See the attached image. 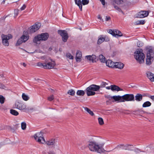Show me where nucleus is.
Instances as JSON below:
<instances>
[{"mask_svg":"<svg viewBox=\"0 0 154 154\" xmlns=\"http://www.w3.org/2000/svg\"><path fill=\"white\" fill-rule=\"evenodd\" d=\"M105 144L104 142L98 143L95 141L89 140L88 145L89 150L92 152L101 153L104 150L103 147Z\"/></svg>","mask_w":154,"mask_h":154,"instance_id":"f257e3e1","label":"nucleus"},{"mask_svg":"<svg viewBox=\"0 0 154 154\" xmlns=\"http://www.w3.org/2000/svg\"><path fill=\"white\" fill-rule=\"evenodd\" d=\"M134 57L137 61L140 63H144L145 56L141 49H137L134 52Z\"/></svg>","mask_w":154,"mask_h":154,"instance_id":"f03ea898","label":"nucleus"},{"mask_svg":"<svg viewBox=\"0 0 154 154\" xmlns=\"http://www.w3.org/2000/svg\"><path fill=\"white\" fill-rule=\"evenodd\" d=\"M100 89V86L95 85H92L87 88L86 94L88 96L94 95L95 94V91H97Z\"/></svg>","mask_w":154,"mask_h":154,"instance_id":"7ed1b4c3","label":"nucleus"},{"mask_svg":"<svg viewBox=\"0 0 154 154\" xmlns=\"http://www.w3.org/2000/svg\"><path fill=\"white\" fill-rule=\"evenodd\" d=\"M48 37L49 35L48 33H42L35 36L33 40V42L37 43L39 41L46 40Z\"/></svg>","mask_w":154,"mask_h":154,"instance_id":"20e7f679","label":"nucleus"},{"mask_svg":"<svg viewBox=\"0 0 154 154\" xmlns=\"http://www.w3.org/2000/svg\"><path fill=\"white\" fill-rule=\"evenodd\" d=\"M29 38V36L27 32H24L23 35L18 40L16 43L17 45H19L27 41Z\"/></svg>","mask_w":154,"mask_h":154,"instance_id":"39448f33","label":"nucleus"},{"mask_svg":"<svg viewBox=\"0 0 154 154\" xmlns=\"http://www.w3.org/2000/svg\"><path fill=\"white\" fill-rule=\"evenodd\" d=\"M33 137L35 140L40 143L44 144L45 143L43 133L42 132L36 133L34 135Z\"/></svg>","mask_w":154,"mask_h":154,"instance_id":"423d86ee","label":"nucleus"},{"mask_svg":"<svg viewBox=\"0 0 154 154\" xmlns=\"http://www.w3.org/2000/svg\"><path fill=\"white\" fill-rule=\"evenodd\" d=\"M154 56V53L151 49H149L146 54V64L149 65L151 64L152 58Z\"/></svg>","mask_w":154,"mask_h":154,"instance_id":"0eeeda50","label":"nucleus"},{"mask_svg":"<svg viewBox=\"0 0 154 154\" xmlns=\"http://www.w3.org/2000/svg\"><path fill=\"white\" fill-rule=\"evenodd\" d=\"M45 69H52L54 68L56 65L55 62L51 59H46L45 60Z\"/></svg>","mask_w":154,"mask_h":154,"instance_id":"6e6552de","label":"nucleus"},{"mask_svg":"<svg viewBox=\"0 0 154 154\" xmlns=\"http://www.w3.org/2000/svg\"><path fill=\"white\" fill-rule=\"evenodd\" d=\"M12 38V36L10 34L8 35H5L4 34L2 35V38L3 44L5 46H8L9 43L8 40Z\"/></svg>","mask_w":154,"mask_h":154,"instance_id":"1a4fd4ad","label":"nucleus"},{"mask_svg":"<svg viewBox=\"0 0 154 154\" xmlns=\"http://www.w3.org/2000/svg\"><path fill=\"white\" fill-rule=\"evenodd\" d=\"M58 33L62 36L63 41L64 42H66L69 37L67 32L65 30H59Z\"/></svg>","mask_w":154,"mask_h":154,"instance_id":"9d476101","label":"nucleus"},{"mask_svg":"<svg viewBox=\"0 0 154 154\" xmlns=\"http://www.w3.org/2000/svg\"><path fill=\"white\" fill-rule=\"evenodd\" d=\"M108 33L111 34L112 35L116 38L120 37L122 36V34L119 30H109Z\"/></svg>","mask_w":154,"mask_h":154,"instance_id":"9b49d317","label":"nucleus"},{"mask_svg":"<svg viewBox=\"0 0 154 154\" xmlns=\"http://www.w3.org/2000/svg\"><path fill=\"white\" fill-rule=\"evenodd\" d=\"M122 102L134 101V97L132 94H126L122 96Z\"/></svg>","mask_w":154,"mask_h":154,"instance_id":"f8f14e48","label":"nucleus"},{"mask_svg":"<svg viewBox=\"0 0 154 154\" xmlns=\"http://www.w3.org/2000/svg\"><path fill=\"white\" fill-rule=\"evenodd\" d=\"M41 25L40 23H38L31 26L29 29L30 32L32 33L35 32L40 28Z\"/></svg>","mask_w":154,"mask_h":154,"instance_id":"ddd939ff","label":"nucleus"},{"mask_svg":"<svg viewBox=\"0 0 154 154\" xmlns=\"http://www.w3.org/2000/svg\"><path fill=\"white\" fill-rule=\"evenodd\" d=\"M15 106L17 108L21 110L27 111L29 109L28 107H27L25 104L19 102H16Z\"/></svg>","mask_w":154,"mask_h":154,"instance_id":"4468645a","label":"nucleus"},{"mask_svg":"<svg viewBox=\"0 0 154 154\" xmlns=\"http://www.w3.org/2000/svg\"><path fill=\"white\" fill-rule=\"evenodd\" d=\"M109 41V38L106 35H100L98 37L97 44L100 45L104 41L107 42Z\"/></svg>","mask_w":154,"mask_h":154,"instance_id":"2eb2a0df","label":"nucleus"},{"mask_svg":"<svg viewBox=\"0 0 154 154\" xmlns=\"http://www.w3.org/2000/svg\"><path fill=\"white\" fill-rule=\"evenodd\" d=\"M149 12L146 11H141L138 13L137 17L140 18L146 17L148 15Z\"/></svg>","mask_w":154,"mask_h":154,"instance_id":"dca6fc26","label":"nucleus"},{"mask_svg":"<svg viewBox=\"0 0 154 154\" xmlns=\"http://www.w3.org/2000/svg\"><path fill=\"white\" fill-rule=\"evenodd\" d=\"M85 58L87 61H89L92 63H94L96 62V57L95 55H87L85 57Z\"/></svg>","mask_w":154,"mask_h":154,"instance_id":"f3484780","label":"nucleus"},{"mask_svg":"<svg viewBox=\"0 0 154 154\" xmlns=\"http://www.w3.org/2000/svg\"><path fill=\"white\" fill-rule=\"evenodd\" d=\"M113 102L116 101L118 102H122V97L118 96H113Z\"/></svg>","mask_w":154,"mask_h":154,"instance_id":"a211bd4d","label":"nucleus"},{"mask_svg":"<svg viewBox=\"0 0 154 154\" xmlns=\"http://www.w3.org/2000/svg\"><path fill=\"white\" fill-rule=\"evenodd\" d=\"M82 57L81 52L79 51H78L76 53L75 57L76 61L78 62H81L82 60Z\"/></svg>","mask_w":154,"mask_h":154,"instance_id":"6ab92c4d","label":"nucleus"},{"mask_svg":"<svg viewBox=\"0 0 154 154\" xmlns=\"http://www.w3.org/2000/svg\"><path fill=\"white\" fill-rule=\"evenodd\" d=\"M105 63L107 66L109 67L114 68L115 62H113L111 60H106Z\"/></svg>","mask_w":154,"mask_h":154,"instance_id":"aec40b11","label":"nucleus"},{"mask_svg":"<svg viewBox=\"0 0 154 154\" xmlns=\"http://www.w3.org/2000/svg\"><path fill=\"white\" fill-rule=\"evenodd\" d=\"M147 76L149 80L151 82H154V74L150 72L146 73Z\"/></svg>","mask_w":154,"mask_h":154,"instance_id":"412c9836","label":"nucleus"},{"mask_svg":"<svg viewBox=\"0 0 154 154\" xmlns=\"http://www.w3.org/2000/svg\"><path fill=\"white\" fill-rule=\"evenodd\" d=\"M114 68L119 69H122L124 66V65L121 62H115Z\"/></svg>","mask_w":154,"mask_h":154,"instance_id":"4be33fe9","label":"nucleus"},{"mask_svg":"<svg viewBox=\"0 0 154 154\" xmlns=\"http://www.w3.org/2000/svg\"><path fill=\"white\" fill-rule=\"evenodd\" d=\"M124 148H123V149L128 150H133V149L134 148V146L132 145H130L128 144H126L124 146Z\"/></svg>","mask_w":154,"mask_h":154,"instance_id":"5701e85b","label":"nucleus"},{"mask_svg":"<svg viewBox=\"0 0 154 154\" xmlns=\"http://www.w3.org/2000/svg\"><path fill=\"white\" fill-rule=\"evenodd\" d=\"M99 59L102 63H105L106 59L105 57L102 54H100L99 56Z\"/></svg>","mask_w":154,"mask_h":154,"instance_id":"b1692460","label":"nucleus"},{"mask_svg":"<svg viewBox=\"0 0 154 154\" xmlns=\"http://www.w3.org/2000/svg\"><path fill=\"white\" fill-rule=\"evenodd\" d=\"M75 3L79 7L81 11L82 10V5L81 0H74Z\"/></svg>","mask_w":154,"mask_h":154,"instance_id":"393cba45","label":"nucleus"},{"mask_svg":"<svg viewBox=\"0 0 154 154\" xmlns=\"http://www.w3.org/2000/svg\"><path fill=\"white\" fill-rule=\"evenodd\" d=\"M144 152H151L152 151V148L151 145H149L145 147Z\"/></svg>","mask_w":154,"mask_h":154,"instance_id":"a878e982","label":"nucleus"},{"mask_svg":"<svg viewBox=\"0 0 154 154\" xmlns=\"http://www.w3.org/2000/svg\"><path fill=\"white\" fill-rule=\"evenodd\" d=\"M112 91H122V89H121L119 87L116 86L115 85H112Z\"/></svg>","mask_w":154,"mask_h":154,"instance_id":"bb28decb","label":"nucleus"},{"mask_svg":"<svg viewBox=\"0 0 154 154\" xmlns=\"http://www.w3.org/2000/svg\"><path fill=\"white\" fill-rule=\"evenodd\" d=\"M55 142V139H53L47 141L45 143H46L48 145H53Z\"/></svg>","mask_w":154,"mask_h":154,"instance_id":"cd10ccee","label":"nucleus"},{"mask_svg":"<svg viewBox=\"0 0 154 154\" xmlns=\"http://www.w3.org/2000/svg\"><path fill=\"white\" fill-rule=\"evenodd\" d=\"M136 100L138 101H141L142 99V96L141 94H137L135 96Z\"/></svg>","mask_w":154,"mask_h":154,"instance_id":"c85d7f7f","label":"nucleus"},{"mask_svg":"<svg viewBox=\"0 0 154 154\" xmlns=\"http://www.w3.org/2000/svg\"><path fill=\"white\" fill-rule=\"evenodd\" d=\"M145 23V21L144 20H137L135 22V24L136 25H140V24H144Z\"/></svg>","mask_w":154,"mask_h":154,"instance_id":"c756f323","label":"nucleus"},{"mask_svg":"<svg viewBox=\"0 0 154 154\" xmlns=\"http://www.w3.org/2000/svg\"><path fill=\"white\" fill-rule=\"evenodd\" d=\"M85 94V91L82 90H78L76 92L77 95L79 96H83Z\"/></svg>","mask_w":154,"mask_h":154,"instance_id":"7c9ffc66","label":"nucleus"},{"mask_svg":"<svg viewBox=\"0 0 154 154\" xmlns=\"http://www.w3.org/2000/svg\"><path fill=\"white\" fill-rule=\"evenodd\" d=\"M85 110L88 112L91 116H93L94 115V113L90 109L88 108L85 107L84 108Z\"/></svg>","mask_w":154,"mask_h":154,"instance_id":"2f4dec72","label":"nucleus"},{"mask_svg":"<svg viewBox=\"0 0 154 154\" xmlns=\"http://www.w3.org/2000/svg\"><path fill=\"white\" fill-rule=\"evenodd\" d=\"M10 113L12 115L15 116H17L19 114L18 112L14 109H11L10 110Z\"/></svg>","mask_w":154,"mask_h":154,"instance_id":"473e14b6","label":"nucleus"},{"mask_svg":"<svg viewBox=\"0 0 154 154\" xmlns=\"http://www.w3.org/2000/svg\"><path fill=\"white\" fill-rule=\"evenodd\" d=\"M22 97L23 99L25 101L28 100L29 98V97L28 95L25 94L24 93H23L22 94Z\"/></svg>","mask_w":154,"mask_h":154,"instance_id":"72a5a7b5","label":"nucleus"},{"mask_svg":"<svg viewBox=\"0 0 154 154\" xmlns=\"http://www.w3.org/2000/svg\"><path fill=\"white\" fill-rule=\"evenodd\" d=\"M66 58L68 59L73 60L74 59V57L70 54L68 53L66 54Z\"/></svg>","mask_w":154,"mask_h":154,"instance_id":"f704fd0d","label":"nucleus"},{"mask_svg":"<svg viewBox=\"0 0 154 154\" xmlns=\"http://www.w3.org/2000/svg\"><path fill=\"white\" fill-rule=\"evenodd\" d=\"M151 103L149 101H146L144 103L143 105V107H148L151 106Z\"/></svg>","mask_w":154,"mask_h":154,"instance_id":"c9c22d12","label":"nucleus"},{"mask_svg":"<svg viewBox=\"0 0 154 154\" xmlns=\"http://www.w3.org/2000/svg\"><path fill=\"white\" fill-rule=\"evenodd\" d=\"M98 120L99 124L100 125H102L104 124V121L103 119L101 117H99L98 118Z\"/></svg>","mask_w":154,"mask_h":154,"instance_id":"e433bc0d","label":"nucleus"},{"mask_svg":"<svg viewBox=\"0 0 154 154\" xmlns=\"http://www.w3.org/2000/svg\"><path fill=\"white\" fill-rule=\"evenodd\" d=\"M37 65L39 67L43 68L45 69V62L44 63H42L41 62H38L37 63Z\"/></svg>","mask_w":154,"mask_h":154,"instance_id":"4c0bfd02","label":"nucleus"},{"mask_svg":"<svg viewBox=\"0 0 154 154\" xmlns=\"http://www.w3.org/2000/svg\"><path fill=\"white\" fill-rule=\"evenodd\" d=\"M67 93L70 95L74 96L75 94V91L73 89H70L68 91Z\"/></svg>","mask_w":154,"mask_h":154,"instance_id":"58836bf2","label":"nucleus"},{"mask_svg":"<svg viewBox=\"0 0 154 154\" xmlns=\"http://www.w3.org/2000/svg\"><path fill=\"white\" fill-rule=\"evenodd\" d=\"M5 100V97L2 95H0V103L1 104H3Z\"/></svg>","mask_w":154,"mask_h":154,"instance_id":"ea45409f","label":"nucleus"},{"mask_svg":"<svg viewBox=\"0 0 154 154\" xmlns=\"http://www.w3.org/2000/svg\"><path fill=\"white\" fill-rule=\"evenodd\" d=\"M21 127L22 129L23 130H25L26 128V124L25 122H22L21 123Z\"/></svg>","mask_w":154,"mask_h":154,"instance_id":"a19ab883","label":"nucleus"},{"mask_svg":"<svg viewBox=\"0 0 154 154\" xmlns=\"http://www.w3.org/2000/svg\"><path fill=\"white\" fill-rule=\"evenodd\" d=\"M108 85V84L106 82H101L100 86V87L103 88L105 87L106 85Z\"/></svg>","mask_w":154,"mask_h":154,"instance_id":"79ce46f5","label":"nucleus"},{"mask_svg":"<svg viewBox=\"0 0 154 154\" xmlns=\"http://www.w3.org/2000/svg\"><path fill=\"white\" fill-rule=\"evenodd\" d=\"M125 146V145H124L123 144H120L118 145L115 148L117 149L121 148L122 149H123V148H124V146Z\"/></svg>","mask_w":154,"mask_h":154,"instance_id":"37998d69","label":"nucleus"},{"mask_svg":"<svg viewBox=\"0 0 154 154\" xmlns=\"http://www.w3.org/2000/svg\"><path fill=\"white\" fill-rule=\"evenodd\" d=\"M89 2V0H82V3L83 5H87Z\"/></svg>","mask_w":154,"mask_h":154,"instance_id":"c03bdc74","label":"nucleus"},{"mask_svg":"<svg viewBox=\"0 0 154 154\" xmlns=\"http://www.w3.org/2000/svg\"><path fill=\"white\" fill-rule=\"evenodd\" d=\"M113 1L116 4L118 5H120L122 2V1L121 0H113Z\"/></svg>","mask_w":154,"mask_h":154,"instance_id":"a18cd8bd","label":"nucleus"},{"mask_svg":"<svg viewBox=\"0 0 154 154\" xmlns=\"http://www.w3.org/2000/svg\"><path fill=\"white\" fill-rule=\"evenodd\" d=\"M0 88L4 89H7V88L6 86L1 83H0Z\"/></svg>","mask_w":154,"mask_h":154,"instance_id":"49530a36","label":"nucleus"},{"mask_svg":"<svg viewBox=\"0 0 154 154\" xmlns=\"http://www.w3.org/2000/svg\"><path fill=\"white\" fill-rule=\"evenodd\" d=\"M133 149V151H134L136 153H139L140 152H141L140 149L134 147Z\"/></svg>","mask_w":154,"mask_h":154,"instance_id":"de8ad7c7","label":"nucleus"},{"mask_svg":"<svg viewBox=\"0 0 154 154\" xmlns=\"http://www.w3.org/2000/svg\"><path fill=\"white\" fill-rule=\"evenodd\" d=\"M54 97L53 95H51L48 97V100L49 101H51L54 99Z\"/></svg>","mask_w":154,"mask_h":154,"instance_id":"09e8293b","label":"nucleus"},{"mask_svg":"<svg viewBox=\"0 0 154 154\" xmlns=\"http://www.w3.org/2000/svg\"><path fill=\"white\" fill-rule=\"evenodd\" d=\"M143 43L140 41H138L137 42V45L138 47H141L143 45Z\"/></svg>","mask_w":154,"mask_h":154,"instance_id":"8fccbe9b","label":"nucleus"},{"mask_svg":"<svg viewBox=\"0 0 154 154\" xmlns=\"http://www.w3.org/2000/svg\"><path fill=\"white\" fill-rule=\"evenodd\" d=\"M14 14L15 17H17L18 14V9H15L14 11Z\"/></svg>","mask_w":154,"mask_h":154,"instance_id":"3c124183","label":"nucleus"},{"mask_svg":"<svg viewBox=\"0 0 154 154\" xmlns=\"http://www.w3.org/2000/svg\"><path fill=\"white\" fill-rule=\"evenodd\" d=\"M107 99L110 100H113V96H109L106 97Z\"/></svg>","mask_w":154,"mask_h":154,"instance_id":"603ef678","label":"nucleus"},{"mask_svg":"<svg viewBox=\"0 0 154 154\" xmlns=\"http://www.w3.org/2000/svg\"><path fill=\"white\" fill-rule=\"evenodd\" d=\"M26 8V6L25 5H23L22 7L21 8L20 10L21 11H23Z\"/></svg>","mask_w":154,"mask_h":154,"instance_id":"864d4df0","label":"nucleus"},{"mask_svg":"<svg viewBox=\"0 0 154 154\" xmlns=\"http://www.w3.org/2000/svg\"><path fill=\"white\" fill-rule=\"evenodd\" d=\"M110 20V17H109L106 16L105 20L106 21H108Z\"/></svg>","mask_w":154,"mask_h":154,"instance_id":"5fc2aeb1","label":"nucleus"},{"mask_svg":"<svg viewBox=\"0 0 154 154\" xmlns=\"http://www.w3.org/2000/svg\"><path fill=\"white\" fill-rule=\"evenodd\" d=\"M100 2H101L102 4L104 5H105V0H100Z\"/></svg>","mask_w":154,"mask_h":154,"instance_id":"6e6d98bb","label":"nucleus"},{"mask_svg":"<svg viewBox=\"0 0 154 154\" xmlns=\"http://www.w3.org/2000/svg\"><path fill=\"white\" fill-rule=\"evenodd\" d=\"M115 8L117 9V10H118L119 11H121V10L117 6H115Z\"/></svg>","mask_w":154,"mask_h":154,"instance_id":"4d7b16f0","label":"nucleus"},{"mask_svg":"<svg viewBox=\"0 0 154 154\" xmlns=\"http://www.w3.org/2000/svg\"><path fill=\"white\" fill-rule=\"evenodd\" d=\"M112 85H111L110 86H108V87H106V89H111L112 90Z\"/></svg>","mask_w":154,"mask_h":154,"instance_id":"13d9d810","label":"nucleus"},{"mask_svg":"<svg viewBox=\"0 0 154 154\" xmlns=\"http://www.w3.org/2000/svg\"><path fill=\"white\" fill-rule=\"evenodd\" d=\"M21 65H23L24 67H25L26 66V64L24 63H20Z\"/></svg>","mask_w":154,"mask_h":154,"instance_id":"bf43d9fd","label":"nucleus"},{"mask_svg":"<svg viewBox=\"0 0 154 154\" xmlns=\"http://www.w3.org/2000/svg\"><path fill=\"white\" fill-rule=\"evenodd\" d=\"M48 154H55V153L53 151H51L48 152Z\"/></svg>","mask_w":154,"mask_h":154,"instance_id":"052dcab7","label":"nucleus"},{"mask_svg":"<svg viewBox=\"0 0 154 154\" xmlns=\"http://www.w3.org/2000/svg\"><path fill=\"white\" fill-rule=\"evenodd\" d=\"M97 17L98 19L100 20H102V18L100 15H98L97 16Z\"/></svg>","mask_w":154,"mask_h":154,"instance_id":"680f3d73","label":"nucleus"},{"mask_svg":"<svg viewBox=\"0 0 154 154\" xmlns=\"http://www.w3.org/2000/svg\"><path fill=\"white\" fill-rule=\"evenodd\" d=\"M150 98L151 99H152V100L154 101V96H151L150 97Z\"/></svg>","mask_w":154,"mask_h":154,"instance_id":"e2e57ef3","label":"nucleus"},{"mask_svg":"<svg viewBox=\"0 0 154 154\" xmlns=\"http://www.w3.org/2000/svg\"><path fill=\"white\" fill-rule=\"evenodd\" d=\"M41 58L42 59H45V57H44V56H43V57H41Z\"/></svg>","mask_w":154,"mask_h":154,"instance_id":"0e129e2a","label":"nucleus"}]
</instances>
